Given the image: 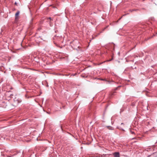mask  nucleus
<instances>
[{
    "mask_svg": "<svg viewBox=\"0 0 157 157\" xmlns=\"http://www.w3.org/2000/svg\"><path fill=\"white\" fill-rule=\"evenodd\" d=\"M7 157H11V156H8Z\"/></svg>",
    "mask_w": 157,
    "mask_h": 157,
    "instance_id": "9b49d317",
    "label": "nucleus"
},
{
    "mask_svg": "<svg viewBox=\"0 0 157 157\" xmlns=\"http://www.w3.org/2000/svg\"><path fill=\"white\" fill-rule=\"evenodd\" d=\"M107 127L109 130H113L114 129V128L110 126H107Z\"/></svg>",
    "mask_w": 157,
    "mask_h": 157,
    "instance_id": "20e7f679",
    "label": "nucleus"
},
{
    "mask_svg": "<svg viewBox=\"0 0 157 157\" xmlns=\"http://www.w3.org/2000/svg\"><path fill=\"white\" fill-rule=\"evenodd\" d=\"M110 59V60H108L107 61L109 62V61H111L112 59Z\"/></svg>",
    "mask_w": 157,
    "mask_h": 157,
    "instance_id": "39448f33",
    "label": "nucleus"
},
{
    "mask_svg": "<svg viewBox=\"0 0 157 157\" xmlns=\"http://www.w3.org/2000/svg\"><path fill=\"white\" fill-rule=\"evenodd\" d=\"M14 105H16L18 104L20 102L17 99H15L14 100Z\"/></svg>",
    "mask_w": 157,
    "mask_h": 157,
    "instance_id": "f03ea898",
    "label": "nucleus"
},
{
    "mask_svg": "<svg viewBox=\"0 0 157 157\" xmlns=\"http://www.w3.org/2000/svg\"><path fill=\"white\" fill-rule=\"evenodd\" d=\"M101 80H105L104 79H101Z\"/></svg>",
    "mask_w": 157,
    "mask_h": 157,
    "instance_id": "1a4fd4ad",
    "label": "nucleus"
},
{
    "mask_svg": "<svg viewBox=\"0 0 157 157\" xmlns=\"http://www.w3.org/2000/svg\"><path fill=\"white\" fill-rule=\"evenodd\" d=\"M20 13V12L19 11H18L15 14V19H18V16L19 15Z\"/></svg>",
    "mask_w": 157,
    "mask_h": 157,
    "instance_id": "7ed1b4c3",
    "label": "nucleus"
},
{
    "mask_svg": "<svg viewBox=\"0 0 157 157\" xmlns=\"http://www.w3.org/2000/svg\"><path fill=\"white\" fill-rule=\"evenodd\" d=\"M114 157H120V153L118 152H115L113 153Z\"/></svg>",
    "mask_w": 157,
    "mask_h": 157,
    "instance_id": "f257e3e1",
    "label": "nucleus"
},
{
    "mask_svg": "<svg viewBox=\"0 0 157 157\" xmlns=\"http://www.w3.org/2000/svg\"><path fill=\"white\" fill-rule=\"evenodd\" d=\"M123 124V123H122L121 124Z\"/></svg>",
    "mask_w": 157,
    "mask_h": 157,
    "instance_id": "9d476101",
    "label": "nucleus"
},
{
    "mask_svg": "<svg viewBox=\"0 0 157 157\" xmlns=\"http://www.w3.org/2000/svg\"><path fill=\"white\" fill-rule=\"evenodd\" d=\"M132 134H134V132H132Z\"/></svg>",
    "mask_w": 157,
    "mask_h": 157,
    "instance_id": "0eeeda50",
    "label": "nucleus"
},
{
    "mask_svg": "<svg viewBox=\"0 0 157 157\" xmlns=\"http://www.w3.org/2000/svg\"><path fill=\"white\" fill-rule=\"evenodd\" d=\"M119 128V129H122V130H124L123 129H122V128Z\"/></svg>",
    "mask_w": 157,
    "mask_h": 157,
    "instance_id": "423d86ee",
    "label": "nucleus"
},
{
    "mask_svg": "<svg viewBox=\"0 0 157 157\" xmlns=\"http://www.w3.org/2000/svg\"><path fill=\"white\" fill-rule=\"evenodd\" d=\"M48 19H51V18L50 17H49V18H48Z\"/></svg>",
    "mask_w": 157,
    "mask_h": 157,
    "instance_id": "6e6552de",
    "label": "nucleus"
}]
</instances>
